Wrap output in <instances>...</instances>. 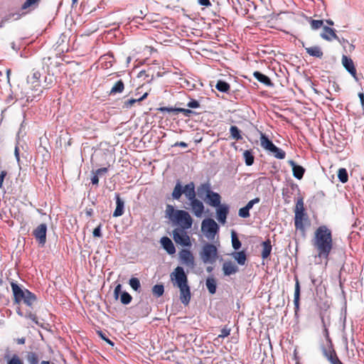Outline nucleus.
Returning <instances> with one entry per match:
<instances>
[{
    "label": "nucleus",
    "mask_w": 364,
    "mask_h": 364,
    "mask_svg": "<svg viewBox=\"0 0 364 364\" xmlns=\"http://www.w3.org/2000/svg\"><path fill=\"white\" fill-rule=\"evenodd\" d=\"M313 245L318 252V257L327 260L333 249L332 233L327 226L321 225L316 230Z\"/></svg>",
    "instance_id": "nucleus-1"
},
{
    "label": "nucleus",
    "mask_w": 364,
    "mask_h": 364,
    "mask_svg": "<svg viewBox=\"0 0 364 364\" xmlns=\"http://www.w3.org/2000/svg\"><path fill=\"white\" fill-rule=\"evenodd\" d=\"M173 287L179 289L180 300L184 305H188L191 301V293L188 282V277L181 267H177L170 274Z\"/></svg>",
    "instance_id": "nucleus-2"
},
{
    "label": "nucleus",
    "mask_w": 364,
    "mask_h": 364,
    "mask_svg": "<svg viewBox=\"0 0 364 364\" xmlns=\"http://www.w3.org/2000/svg\"><path fill=\"white\" fill-rule=\"evenodd\" d=\"M166 216L178 228L188 230L191 228L193 219L190 214L183 210H175L174 208L168 205L166 209Z\"/></svg>",
    "instance_id": "nucleus-3"
},
{
    "label": "nucleus",
    "mask_w": 364,
    "mask_h": 364,
    "mask_svg": "<svg viewBox=\"0 0 364 364\" xmlns=\"http://www.w3.org/2000/svg\"><path fill=\"white\" fill-rule=\"evenodd\" d=\"M12 291L16 302L23 301L28 306H31L36 301V296L27 289H22L18 284L11 283Z\"/></svg>",
    "instance_id": "nucleus-4"
},
{
    "label": "nucleus",
    "mask_w": 364,
    "mask_h": 364,
    "mask_svg": "<svg viewBox=\"0 0 364 364\" xmlns=\"http://www.w3.org/2000/svg\"><path fill=\"white\" fill-rule=\"evenodd\" d=\"M199 255L204 264H213L218 259V249L215 245L206 243L202 247Z\"/></svg>",
    "instance_id": "nucleus-5"
},
{
    "label": "nucleus",
    "mask_w": 364,
    "mask_h": 364,
    "mask_svg": "<svg viewBox=\"0 0 364 364\" xmlns=\"http://www.w3.org/2000/svg\"><path fill=\"white\" fill-rule=\"evenodd\" d=\"M294 225L296 230L302 232L305 230L304 221L307 220V216L304 210V204L302 198L297 200L294 209Z\"/></svg>",
    "instance_id": "nucleus-6"
},
{
    "label": "nucleus",
    "mask_w": 364,
    "mask_h": 364,
    "mask_svg": "<svg viewBox=\"0 0 364 364\" xmlns=\"http://www.w3.org/2000/svg\"><path fill=\"white\" fill-rule=\"evenodd\" d=\"M201 230L208 239L213 240L219 231V226L212 218H206L202 221Z\"/></svg>",
    "instance_id": "nucleus-7"
},
{
    "label": "nucleus",
    "mask_w": 364,
    "mask_h": 364,
    "mask_svg": "<svg viewBox=\"0 0 364 364\" xmlns=\"http://www.w3.org/2000/svg\"><path fill=\"white\" fill-rule=\"evenodd\" d=\"M326 346L322 348L323 355L330 361L331 364H343V363L337 357L328 334H326Z\"/></svg>",
    "instance_id": "nucleus-8"
},
{
    "label": "nucleus",
    "mask_w": 364,
    "mask_h": 364,
    "mask_svg": "<svg viewBox=\"0 0 364 364\" xmlns=\"http://www.w3.org/2000/svg\"><path fill=\"white\" fill-rule=\"evenodd\" d=\"M185 230L181 228H176L173 231V238L176 243L184 247H189L191 245L190 237Z\"/></svg>",
    "instance_id": "nucleus-9"
},
{
    "label": "nucleus",
    "mask_w": 364,
    "mask_h": 364,
    "mask_svg": "<svg viewBox=\"0 0 364 364\" xmlns=\"http://www.w3.org/2000/svg\"><path fill=\"white\" fill-rule=\"evenodd\" d=\"M201 189L206 193V202L213 207H218L220 205L221 197L219 193L210 189L209 185L203 184Z\"/></svg>",
    "instance_id": "nucleus-10"
},
{
    "label": "nucleus",
    "mask_w": 364,
    "mask_h": 364,
    "mask_svg": "<svg viewBox=\"0 0 364 364\" xmlns=\"http://www.w3.org/2000/svg\"><path fill=\"white\" fill-rule=\"evenodd\" d=\"M47 225L41 224L34 229L33 234L38 243L43 246L46 242Z\"/></svg>",
    "instance_id": "nucleus-11"
},
{
    "label": "nucleus",
    "mask_w": 364,
    "mask_h": 364,
    "mask_svg": "<svg viewBox=\"0 0 364 364\" xmlns=\"http://www.w3.org/2000/svg\"><path fill=\"white\" fill-rule=\"evenodd\" d=\"M341 63L346 70L357 80L356 69L353 60L347 55H343L342 56Z\"/></svg>",
    "instance_id": "nucleus-12"
},
{
    "label": "nucleus",
    "mask_w": 364,
    "mask_h": 364,
    "mask_svg": "<svg viewBox=\"0 0 364 364\" xmlns=\"http://www.w3.org/2000/svg\"><path fill=\"white\" fill-rule=\"evenodd\" d=\"M179 257L182 263L191 267H194V257L190 250H182L179 252Z\"/></svg>",
    "instance_id": "nucleus-13"
},
{
    "label": "nucleus",
    "mask_w": 364,
    "mask_h": 364,
    "mask_svg": "<svg viewBox=\"0 0 364 364\" xmlns=\"http://www.w3.org/2000/svg\"><path fill=\"white\" fill-rule=\"evenodd\" d=\"M190 205L195 216L197 218H200L203 215L205 207L202 201L195 198L190 201Z\"/></svg>",
    "instance_id": "nucleus-14"
},
{
    "label": "nucleus",
    "mask_w": 364,
    "mask_h": 364,
    "mask_svg": "<svg viewBox=\"0 0 364 364\" xmlns=\"http://www.w3.org/2000/svg\"><path fill=\"white\" fill-rule=\"evenodd\" d=\"M229 213V206L226 204H222L217 207L216 214L217 219L222 225L225 224L227 216Z\"/></svg>",
    "instance_id": "nucleus-15"
},
{
    "label": "nucleus",
    "mask_w": 364,
    "mask_h": 364,
    "mask_svg": "<svg viewBox=\"0 0 364 364\" xmlns=\"http://www.w3.org/2000/svg\"><path fill=\"white\" fill-rule=\"evenodd\" d=\"M183 193L186 196V198L191 201L196 198L195 185L193 182L186 184L183 188Z\"/></svg>",
    "instance_id": "nucleus-16"
},
{
    "label": "nucleus",
    "mask_w": 364,
    "mask_h": 364,
    "mask_svg": "<svg viewBox=\"0 0 364 364\" xmlns=\"http://www.w3.org/2000/svg\"><path fill=\"white\" fill-rule=\"evenodd\" d=\"M288 163L292 168L293 176L297 179H301L304 174L305 168L301 166L297 165L293 160H289Z\"/></svg>",
    "instance_id": "nucleus-17"
},
{
    "label": "nucleus",
    "mask_w": 364,
    "mask_h": 364,
    "mask_svg": "<svg viewBox=\"0 0 364 364\" xmlns=\"http://www.w3.org/2000/svg\"><path fill=\"white\" fill-rule=\"evenodd\" d=\"M116 208L113 213V217H119L124 214V202L118 193L115 195Z\"/></svg>",
    "instance_id": "nucleus-18"
},
{
    "label": "nucleus",
    "mask_w": 364,
    "mask_h": 364,
    "mask_svg": "<svg viewBox=\"0 0 364 364\" xmlns=\"http://www.w3.org/2000/svg\"><path fill=\"white\" fill-rule=\"evenodd\" d=\"M320 36L322 38L327 41H331L332 39L338 38V36L335 33V30L326 26L323 27V30Z\"/></svg>",
    "instance_id": "nucleus-19"
},
{
    "label": "nucleus",
    "mask_w": 364,
    "mask_h": 364,
    "mask_svg": "<svg viewBox=\"0 0 364 364\" xmlns=\"http://www.w3.org/2000/svg\"><path fill=\"white\" fill-rule=\"evenodd\" d=\"M161 244L169 255H173L176 252V248L173 243L168 237H161Z\"/></svg>",
    "instance_id": "nucleus-20"
},
{
    "label": "nucleus",
    "mask_w": 364,
    "mask_h": 364,
    "mask_svg": "<svg viewBox=\"0 0 364 364\" xmlns=\"http://www.w3.org/2000/svg\"><path fill=\"white\" fill-rule=\"evenodd\" d=\"M223 270L225 276H230L235 274L238 271V267L232 262H225L223 265Z\"/></svg>",
    "instance_id": "nucleus-21"
},
{
    "label": "nucleus",
    "mask_w": 364,
    "mask_h": 364,
    "mask_svg": "<svg viewBox=\"0 0 364 364\" xmlns=\"http://www.w3.org/2000/svg\"><path fill=\"white\" fill-rule=\"evenodd\" d=\"M261 146L268 151H272L274 149L275 145L270 141L268 137L264 134H261L260 136Z\"/></svg>",
    "instance_id": "nucleus-22"
},
{
    "label": "nucleus",
    "mask_w": 364,
    "mask_h": 364,
    "mask_svg": "<svg viewBox=\"0 0 364 364\" xmlns=\"http://www.w3.org/2000/svg\"><path fill=\"white\" fill-rule=\"evenodd\" d=\"M31 89L33 91V92L31 93L32 97H36L37 96H39L40 94L42 92V90H41V84L40 81L36 80L31 82ZM31 96H28V99L30 98Z\"/></svg>",
    "instance_id": "nucleus-23"
},
{
    "label": "nucleus",
    "mask_w": 364,
    "mask_h": 364,
    "mask_svg": "<svg viewBox=\"0 0 364 364\" xmlns=\"http://www.w3.org/2000/svg\"><path fill=\"white\" fill-rule=\"evenodd\" d=\"M205 285L210 294H214L216 292L217 284L213 277L207 278Z\"/></svg>",
    "instance_id": "nucleus-24"
},
{
    "label": "nucleus",
    "mask_w": 364,
    "mask_h": 364,
    "mask_svg": "<svg viewBox=\"0 0 364 364\" xmlns=\"http://www.w3.org/2000/svg\"><path fill=\"white\" fill-rule=\"evenodd\" d=\"M232 256L239 264L244 265L245 264L247 258L245 252H235L232 254Z\"/></svg>",
    "instance_id": "nucleus-25"
},
{
    "label": "nucleus",
    "mask_w": 364,
    "mask_h": 364,
    "mask_svg": "<svg viewBox=\"0 0 364 364\" xmlns=\"http://www.w3.org/2000/svg\"><path fill=\"white\" fill-rule=\"evenodd\" d=\"M253 75L260 82H262L266 85H271V80L267 75H265L258 71H255L253 73Z\"/></svg>",
    "instance_id": "nucleus-26"
},
{
    "label": "nucleus",
    "mask_w": 364,
    "mask_h": 364,
    "mask_svg": "<svg viewBox=\"0 0 364 364\" xmlns=\"http://www.w3.org/2000/svg\"><path fill=\"white\" fill-rule=\"evenodd\" d=\"M306 50L307 53L311 56L321 58L323 55V52L319 47H306Z\"/></svg>",
    "instance_id": "nucleus-27"
},
{
    "label": "nucleus",
    "mask_w": 364,
    "mask_h": 364,
    "mask_svg": "<svg viewBox=\"0 0 364 364\" xmlns=\"http://www.w3.org/2000/svg\"><path fill=\"white\" fill-rule=\"evenodd\" d=\"M262 257L263 259L267 258L272 251V245L269 241H265L262 243Z\"/></svg>",
    "instance_id": "nucleus-28"
},
{
    "label": "nucleus",
    "mask_w": 364,
    "mask_h": 364,
    "mask_svg": "<svg viewBox=\"0 0 364 364\" xmlns=\"http://www.w3.org/2000/svg\"><path fill=\"white\" fill-rule=\"evenodd\" d=\"M124 85L122 80H118L114 85L112 87L109 94L115 95L117 93H121L124 90Z\"/></svg>",
    "instance_id": "nucleus-29"
},
{
    "label": "nucleus",
    "mask_w": 364,
    "mask_h": 364,
    "mask_svg": "<svg viewBox=\"0 0 364 364\" xmlns=\"http://www.w3.org/2000/svg\"><path fill=\"white\" fill-rule=\"evenodd\" d=\"M299 296H300L299 283L298 280H296V284H295L294 299V304L296 310L299 309Z\"/></svg>",
    "instance_id": "nucleus-30"
},
{
    "label": "nucleus",
    "mask_w": 364,
    "mask_h": 364,
    "mask_svg": "<svg viewBox=\"0 0 364 364\" xmlns=\"http://www.w3.org/2000/svg\"><path fill=\"white\" fill-rule=\"evenodd\" d=\"M182 194H183V187L181 185V183L178 182L173 188V191L172 193V197H173V198H174L176 200H178L181 198Z\"/></svg>",
    "instance_id": "nucleus-31"
},
{
    "label": "nucleus",
    "mask_w": 364,
    "mask_h": 364,
    "mask_svg": "<svg viewBox=\"0 0 364 364\" xmlns=\"http://www.w3.org/2000/svg\"><path fill=\"white\" fill-rule=\"evenodd\" d=\"M215 87L220 92H227L230 90V85L225 81L218 80L217 82Z\"/></svg>",
    "instance_id": "nucleus-32"
},
{
    "label": "nucleus",
    "mask_w": 364,
    "mask_h": 364,
    "mask_svg": "<svg viewBox=\"0 0 364 364\" xmlns=\"http://www.w3.org/2000/svg\"><path fill=\"white\" fill-rule=\"evenodd\" d=\"M243 157L247 166H251L254 163V156L250 150H245L243 152Z\"/></svg>",
    "instance_id": "nucleus-33"
},
{
    "label": "nucleus",
    "mask_w": 364,
    "mask_h": 364,
    "mask_svg": "<svg viewBox=\"0 0 364 364\" xmlns=\"http://www.w3.org/2000/svg\"><path fill=\"white\" fill-rule=\"evenodd\" d=\"M147 95H148V94H147V92H146L141 97H139V99H131V100H129L124 102V107L125 108H129L134 103H136V102H141V101L144 100L147 97Z\"/></svg>",
    "instance_id": "nucleus-34"
},
{
    "label": "nucleus",
    "mask_w": 364,
    "mask_h": 364,
    "mask_svg": "<svg viewBox=\"0 0 364 364\" xmlns=\"http://www.w3.org/2000/svg\"><path fill=\"white\" fill-rule=\"evenodd\" d=\"M338 178L342 183H346L348 180V173L346 168H341L338 169Z\"/></svg>",
    "instance_id": "nucleus-35"
},
{
    "label": "nucleus",
    "mask_w": 364,
    "mask_h": 364,
    "mask_svg": "<svg viewBox=\"0 0 364 364\" xmlns=\"http://www.w3.org/2000/svg\"><path fill=\"white\" fill-rule=\"evenodd\" d=\"M275 158L279 159H283L285 158L286 153L281 149L278 148L277 146H274V149H272V151H270Z\"/></svg>",
    "instance_id": "nucleus-36"
},
{
    "label": "nucleus",
    "mask_w": 364,
    "mask_h": 364,
    "mask_svg": "<svg viewBox=\"0 0 364 364\" xmlns=\"http://www.w3.org/2000/svg\"><path fill=\"white\" fill-rule=\"evenodd\" d=\"M309 22L310 23L311 28L313 30H317V29L323 28L324 26L323 20H314V19L309 18Z\"/></svg>",
    "instance_id": "nucleus-37"
},
{
    "label": "nucleus",
    "mask_w": 364,
    "mask_h": 364,
    "mask_svg": "<svg viewBox=\"0 0 364 364\" xmlns=\"http://www.w3.org/2000/svg\"><path fill=\"white\" fill-rule=\"evenodd\" d=\"M231 137L234 139L239 140L242 139L240 129L236 126H232L230 129Z\"/></svg>",
    "instance_id": "nucleus-38"
},
{
    "label": "nucleus",
    "mask_w": 364,
    "mask_h": 364,
    "mask_svg": "<svg viewBox=\"0 0 364 364\" xmlns=\"http://www.w3.org/2000/svg\"><path fill=\"white\" fill-rule=\"evenodd\" d=\"M164 292V287L162 284H156L152 288V293L157 297L163 295Z\"/></svg>",
    "instance_id": "nucleus-39"
},
{
    "label": "nucleus",
    "mask_w": 364,
    "mask_h": 364,
    "mask_svg": "<svg viewBox=\"0 0 364 364\" xmlns=\"http://www.w3.org/2000/svg\"><path fill=\"white\" fill-rule=\"evenodd\" d=\"M119 297L120 301L123 304H129L132 299V296L127 291L122 292Z\"/></svg>",
    "instance_id": "nucleus-40"
},
{
    "label": "nucleus",
    "mask_w": 364,
    "mask_h": 364,
    "mask_svg": "<svg viewBox=\"0 0 364 364\" xmlns=\"http://www.w3.org/2000/svg\"><path fill=\"white\" fill-rule=\"evenodd\" d=\"M130 287L135 291H138L141 287L139 279L136 277L131 278L129 282Z\"/></svg>",
    "instance_id": "nucleus-41"
},
{
    "label": "nucleus",
    "mask_w": 364,
    "mask_h": 364,
    "mask_svg": "<svg viewBox=\"0 0 364 364\" xmlns=\"http://www.w3.org/2000/svg\"><path fill=\"white\" fill-rule=\"evenodd\" d=\"M196 52L208 58H212L214 55L210 50L204 47H200V50H197Z\"/></svg>",
    "instance_id": "nucleus-42"
},
{
    "label": "nucleus",
    "mask_w": 364,
    "mask_h": 364,
    "mask_svg": "<svg viewBox=\"0 0 364 364\" xmlns=\"http://www.w3.org/2000/svg\"><path fill=\"white\" fill-rule=\"evenodd\" d=\"M232 245L235 250H238L241 247V242L236 236L235 232H232Z\"/></svg>",
    "instance_id": "nucleus-43"
},
{
    "label": "nucleus",
    "mask_w": 364,
    "mask_h": 364,
    "mask_svg": "<svg viewBox=\"0 0 364 364\" xmlns=\"http://www.w3.org/2000/svg\"><path fill=\"white\" fill-rule=\"evenodd\" d=\"M238 215L242 218H247L250 217V210L246 206L241 208L239 210Z\"/></svg>",
    "instance_id": "nucleus-44"
},
{
    "label": "nucleus",
    "mask_w": 364,
    "mask_h": 364,
    "mask_svg": "<svg viewBox=\"0 0 364 364\" xmlns=\"http://www.w3.org/2000/svg\"><path fill=\"white\" fill-rule=\"evenodd\" d=\"M40 0H26L22 5L23 9H26L28 7L37 4Z\"/></svg>",
    "instance_id": "nucleus-45"
},
{
    "label": "nucleus",
    "mask_w": 364,
    "mask_h": 364,
    "mask_svg": "<svg viewBox=\"0 0 364 364\" xmlns=\"http://www.w3.org/2000/svg\"><path fill=\"white\" fill-rule=\"evenodd\" d=\"M230 333V329L228 328H223L220 331V333L218 335V338H224L225 337H228Z\"/></svg>",
    "instance_id": "nucleus-46"
},
{
    "label": "nucleus",
    "mask_w": 364,
    "mask_h": 364,
    "mask_svg": "<svg viewBox=\"0 0 364 364\" xmlns=\"http://www.w3.org/2000/svg\"><path fill=\"white\" fill-rule=\"evenodd\" d=\"M41 77V73L38 71H36L33 73L32 77H28V82L31 83V82L38 80L39 81V79Z\"/></svg>",
    "instance_id": "nucleus-47"
},
{
    "label": "nucleus",
    "mask_w": 364,
    "mask_h": 364,
    "mask_svg": "<svg viewBox=\"0 0 364 364\" xmlns=\"http://www.w3.org/2000/svg\"><path fill=\"white\" fill-rule=\"evenodd\" d=\"M102 225L100 224L97 228H95L92 232L93 237H101L102 232H101Z\"/></svg>",
    "instance_id": "nucleus-48"
},
{
    "label": "nucleus",
    "mask_w": 364,
    "mask_h": 364,
    "mask_svg": "<svg viewBox=\"0 0 364 364\" xmlns=\"http://www.w3.org/2000/svg\"><path fill=\"white\" fill-rule=\"evenodd\" d=\"M122 294V285L119 284L114 289V296L116 299H117Z\"/></svg>",
    "instance_id": "nucleus-49"
},
{
    "label": "nucleus",
    "mask_w": 364,
    "mask_h": 364,
    "mask_svg": "<svg viewBox=\"0 0 364 364\" xmlns=\"http://www.w3.org/2000/svg\"><path fill=\"white\" fill-rule=\"evenodd\" d=\"M260 199L259 198H255L251 200H250L247 205H245L249 210L252 209L255 204H257L259 202Z\"/></svg>",
    "instance_id": "nucleus-50"
},
{
    "label": "nucleus",
    "mask_w": 364,
    "mask_h": 364,
    "mask_svg": "<svg viewBox=\"0 0 364 364\" xmlns=\"http://www.w3.org/2000/svg\"><path fill=\"white\" fill-rule=\"evenodd\" d=\"M8 364H23V363L17 355H14L9 361Z\"/></svg>",
    "instance_id": "nucleus-51"
},
{
    "label": "nucleus",
    "mask_w": 364,
    "mask_h": 364,
    "mask_svg": "<svg viewBox=\"0 0 364 364\" xmlns=\"http://www.w3.org/2000/svg\"><path fill=\"white\" fill-rule=\"evenodd\" d=\"M176 111L181 113H183L185 116H189L192 111L191 109H185V108H178Z\"/></svg>",
    "instance_id": "nucleus-52"
},
{
    "label": "nucleus",
    "mask_w": 364,
    "mask_h": 364,
    "mask_svg": "<svg viewBox=\"0 0 364 364\" xmlns=\"http://www.w3.org/2000/svg\"><path fill=\"white\" fill-rule=\"evenodd\" d=\"M187 105L190 108H198L199 107V103L198 101L193 100L190 101Z\"/></svg>",
    "instance_id": "nucleus-53"
},
{
    "label": "nucleus",
    "mask_w": 364,
    "mask_h": 364,
    "mask_svg": "<svg viewBox=\"0 0 364 364\" xmlns=\"http://www.w3.org/2000/svg\"><path fill=\"white\" fill-rule=\"evenodd\" d=\"M26 317L31 319L32 321H33L35 323L38 324V321L37 320V317L35 314H33L31 313H28L26 315Z\"/></svg>",
    "instance_id": "nucleus-54"
},
{
    "label": "nucleus",
    "mask_w": 364,
    "mask_h": 364,
    "mask_svg": "<svg viewBox=\"0 0 364 364\" xmlns=\"http://www.w3.org/2000/svg\"><path fill=\"white\" fill-rule=\"evenodd\" d=\"M99 336L105 341L107 343H109L111 346H114L113 342H112L108 338L105 336V335L102 332H99Z\"/></svg>",
    "instance_id": "nucleus-55"
},
{
    "label": "nucleus",
    "mask_w": 364,
    "mask_h": 364,
    "mask_svg": "<svg viewBox=\"0 0 364 364\" xmlns=\"http://www.w3.org/2000/svg\"><path fill=\"white\" fill-rule=\"evenodd\" d=\"M107 172V168H98L95 171V173L97 174L98 176H102V175L106 173Z\"/></svg>",
    "instance_id": "nucleus-56"
},
{
    "label": "nucleus",
    "mask_w": 364,
    "mask_h": 364,
    "mask_svg": "<svg viewBox=\"0 0 364 364\" xmlns=\"http://www.w3.org/2000/svg\"><path fill=\"white\" fill-rule=\"evenodd\" d=\"M6 174H7V173L5 171H2L0 173V188L2 187L4 179L5 176H6Z\"/></svg>",
    "instance_id": "nucleus-57"
},
{
    "label": "nucleus",
    "mask_w": 364,
    "mask_h": 364,
    "mask_svg": "<svg viewBox=\"0 0 364 364\" xmlns=\"http://www.w3.org/2000/svg\"><path fill=\"white\" fill-rule=\"evenodd\" d=\"M198 4L204 6H209L211 5L210 0H198Z\"/></svg>",
    "instance_id": "nucleus-58"
},
{
    "label": "nucleus",
    "mask_w": 364,
    "mask_h": 364,
    "mask_svg": "<svg viewBox=\"0 0 364 364\" xmlns=\"http://www.w3.org/2000/svg\"><path fill=\"white\" fill-rule=\"evenodd\" d=\"M92 183L94 185H97L99 183V176L95 173V175L91 178Z\"/></svg>",
    "instance_id": "nucleus-59"
},
{
    "label": "nucleus",
    "mask_w": 364,
    "mask_h": 364,
    "mask_svg": "<svg viewBox=\"0 0 364 364\" xmlns=\"http://www.w3.org/2000/svg\"><path fill=\"white\" fill-rule=\"evenodd\" d=\"M14 154H15V156H16V161L18 162L20 161V156H19V149L18 147V146L16 145V147H15V149H14Z\"/></svg>",
    "instance_id": "nucleus-60"
},
{
    "label": "nucleus",
    "mask_w": 364,
    "mask_h": 364,
    "mask_svg": "<svg viewBox=\"0 0 364 364\" xmlns=\"http://www.w3.org/2000/svg\"><path fill=\"white\" fill-rule=\"evenodd\" d=\"M28 360L31 363H33L34 364L37 363L36 355L33 353L28 356Z\"/></svg>",
    "instance_id": "nucleus-61"
},
{
    "label": "nucleus",
    "mask_w": 364,
    "mask_h": 364,
    "mask_svg": "<svg viewBox=\"0 0 364 364\" xmlns=\"http://www.w3.org/2000/svg\"><path fill=\"white\" fill-rule=\"evenodd\" d=\"M173 146L186 148L188 146V144L186 142L181 141V142H176Z\"/></svg>",
    "instance_id": "nucleus-62"
},
{
    "label": "nucleus",
    "mask_w": 364,
    "mask_h": 364,
    "mask_svg": "<svg viewBox=\"0 0 364 364\" xmlns=\"http://www.w3.org/2000/svg\"><path fill=\"white\" fill-rule=\"evenodd\" d=\"M31 53L26 51V47L23 49V52H21L20 55L22 58H27L28 55H30Z\"/></svg>",
    "instance_id": "nucleus-63"
},
{
    "label": "nucleus",
    "mask_w": 364,
    "mask_h": 364,
    "mask_svg": "<svg viewBox=\"0 0 364 364\" xmlns=\"http://www.w3.org/2000/svg\"><path fill=\"white\" fill-rule=\"evenodd\" d=\"M358 97L360 100L361 105L364 106V94L363 92L358 93Z\"/></svg>",
    "instance_id": "nucleus-64"
}]
</instances>
